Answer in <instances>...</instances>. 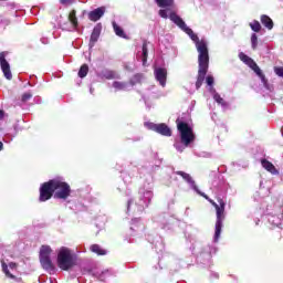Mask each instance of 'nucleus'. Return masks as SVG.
Returning a JSON list of instances; mask_svg holds the SVG:
<instances>
[{"mask_svg": "<svg viewBox=\"0 0 283 283\" xmlns=\"http://www.w3.org/2000/svg\"><path fill=\"white\" fill-rule=\"evenodd\" d=\"M177 176H181V178H184V180H186V182H188L189 185H196V181H193V178H191V175L185 172V171H176Z\"/></svg>", "mask_w": 283, "mask_h": 283, "instance_id": "obj_19", "label": "nucleus"}, {"mask_svg": "<svg viewBox=\"0 0 283 283\" xmlns=\"http://www.w3.org/2000/svg\"><path fill=\"white\" fill-rule=\"evenodd\" d=\"M198 75L196 82V90H200L202 87V83H205V78H207V73L209 72V55L205 51H201V54L198 55Z\"/></svg>", "mask_w": 283, "mask_h": 283, "instance_id": "obj_5", "label": "nucleus"}, {"mask_svg": "<svg viewBox=\"0 0 283 283\" xmlns=\"http://www.w3.org/2000/svg\"><path fill=\"white\" fill-rule=\"evenodd\" d=\"M250 28L253 32H260L262 30V24H260V21L253 20L250 22Z\"/></svg>", "mask_w": 283, "mask_h": 283, "instance_id": "obj_26", "label": "nucleus"}, {"mask_svg": "<svg viewBox=\"0 0 283 283\" xmlns=\"http://www.w3.org/2000/svg\"><path fill=\"white\" fill-rule=\"evenodd\" d=\"M176 123L177 129L180 134L181 144L185 145V147H189V145L196 140L193 128H191V126H189L186 122H180V119H177Z\"/></svg>", "mask_w": 283, "mask_h": 283, "instance_id": "obj_6", "label": "nucleus"}, {"mask_svg": "<svg viewBox=\"0 0 283 283\" xmlns=\"http://www.w3.org/2000/svg\"><path fill=\"white\" fill-rule=\"evenodd\" d=\"M39 191V202H48V200H52V198H55L56 200H67V198L72 196V187L70 184L60 178L43 182L40 186Z\"/></svg>", "mask_w": 283, "mask_h": 283, "instance_id": "obj_1", "label": "nucleus"}, {"mask_svg": "<svg viewBox=\"0 0 283 283\" xmlns=\"http://www.w3.org/2000/svg\"><path fill=\"white\" fill-rule=\"evenodd\" d=\"M159 8H171L174 0H155Z\"/></svg>", "mask_w": 283, "mask_h": 283, "instance_id": "obj_23", "label": "nucleus"}, {"mask_svg": "<svg viewBox=\"0 0 283 283\" xmlns=\"http://www.w3.org/2000/svg\"><path fill=\"white\" fill-rule=\"evenodd\" d=\"M4 116H6V112L0 111V120H3Z\"/></svg>", "mask_w": 283, "mask_h": 283, "instance_id": "obj_34", "label": "nucleus"}, {"mask_svg": "<svg viewBox=\"0 0 283 283\" xmlns=\"http://www.w3.org/2000/svg\"><path fill=\"white\" fill-rule=\"evenodd\" d=\"M261 23H262V25H264V28H266L269 30H273V20L269 15L262 14Z\"/></svg>", "mask_w": 283, "mask_h": 283, "instance_id": "obj_16", "label": "nucleus"}, {"mask_svg": "<svg viewBox=\"0 0 283 283\" xmlns=\"http://www.w3.org/2000/svg\"><path fill=\"white\" fill-rule=\"evenodd\" d=\"M113 30L116 36H119L120 39H126V40L129 39V36H127V33H125V30H123V28L116 24V22H113Z\"/></svg>", "mask_w": 283, "mask_h": 283, "instance_id": "obj_15", "label": "nucleus"}, {"mask_svg": "<svg viewBox=\"0 0 283 283\" xmlns=\"http://www.w3.org/2000/svg\"><path fill=\"white\" fill-rule=\"evenodd\" d=\"M101 38V25L94 27L91 39H90V48H94Z\"/></svg>", "mask_w": 283, "mask_h": 283, "instance_id": "obj_14", "label": "nucleus"}, {"mask_svg": "<svg viewBox=\"0 0 283 283\" xmlns=\"http://www.w3.org/2000/svg\"><path fill=\"white\" fill-rule=\"evenodd\" d=\"M9 268L17 269V263H14V262L9 263Z\"/></svg>", "mask_w": 283, "mask_h": 283, "instance_id": "obj_35", "label": "nucleus"}, {"mask_svg": "<svg viewBox=\"0 0 283 283\" xmlns=\"http://www.w3.org/2000/svg\"><path fill=\"white\" fill-rule=\"evenodd\" d=\"M261 165L263 169H265V171H269L273 176H277L280 174V171L277 170V168H275L273 163L269 161L268 159H261Z\"/></svg>", "mask_w": 283, "mask_h": 283, "instance_id": "obj_12", "label": "nucleus"}, {"mask_svg": "<svg viewBox=\"0 0 283 283\" xmlns=\"http://www.w3.org/2000/svg\"><path fill=\"white\" fill-rule=\"evenodd\" d=\"M103 14H105V9L104 7H99L88 13V19L90 21L96 22L103 17Z\"/></svg>", "mask_w": 283, "mask_h": 283, "instance_id": "obj_13", "label": "nucleus"}, {"mask_svg": "<svg viewBox=\"0 0 283 283\" xmlns=\"http://www.w3.org/2000/svg\"><path fill=\"white\" fill-rule=\"evenodd\" d=\"M154 74H155L156 81H158L161 87H165L167 85V69L157 67L155 69Z\"/></svg>", "mask_w": 283, "mask_h": 283, "instance_id": "obj_11", "label": "nucleus"}, {"mask_svg": "<svg viewBox=\"0 0 283 283\" xmlns=\"http://www.w3.org/2000/svg\"><path fill=\"white\" fill-rule=\"evenodd\" d=\"M6 56H8V52L2 51L0 53V67L7 81H12V71H10V63Z\"/></svg>", "mask_w": 283, "mask_h": 283, "instance_id": "obj_10", "label": "nucleus"}, {"mask_svg": "<svg viewBox=\"0 0 283 283\" xmlns=\"http://www.w3.org/2000/svg\"><path fill=\"white\" fill-rule=\"evenodd\" d=\"M50 255H52V248L50 245H41L39 254L40 264L44 271L52 273L56 268Z\"/></svg>", "mask_w": 283, "mask_h": 283, "instance_id": "obj_7", "label": "nucleus"}, {"mask_svg": "<svg viewBox=\"0 0 283 283\" xmlns=\"http://www.w3.org/2000/svg\"><path fill=\"white\" fill-rule=\"evenodd\" d=\"M69 1H71V0H60V2H61L63 6H65V3H67Z\"/></svg>", "mask_w": 283, "mask_h": 283, "instance_id": "obj_36", "label": "nucleus"}, {"mask_svg": "<svg viewBox=\"0 0 283 283\" xmlns=\"http://www.w3.org/2000/svg\"><path fill=\"white\" fill-rule=\"evenodd\" d=\"M113 87L115 90H118L119 92H123V91L127 90V82L115 81V82H113Z\"/></svg>", "mask_w": 283, "mask_h": 283, "instance_id": "obj_24", "label": "nucleus"}, {"mask_svg": "<svg viewBox=\"0 0 283 283\" xmlns=\"http://www.w3.org/2000/svg\"><path fill=\"white\" fill-rule=\"evenodd\" d=\"M57 266L61 271H70L76 266V254L70 248L62 247L57 252Z\"/></svg>", "mask_w": 283, "mask_h": 283, "instance_id": "obj_4", "label": "nucleus"}, {"mask_svg": "<svg viewBox=\"0 0 283 283\" xmlns=\"http://www.w3.org/2000/svg\"><path fill=\"white\" fill-rule=\"evenodd\" d=\"M206 83H207V85H209V87H213V83H214L213 75H208L206 77Z\"/></svg>", "mask_w": 283, "mask_h": 283, "instance_id": "obj_31", "label": "nucleus"}, {"mask_svg": "<svg viewBox=\"0 0 283 283\" xmlns=\"http://www.w3.org/2000/svg\"><path fill=\"white\" fill-rule=\"evenodd\" d=\"M30 98H32V93L27 92V93H24V94L22 95L21 101H22V103H28V101H30Z\"/></svg>", "mask_w": 283, "mask_h": 283, "instance_id": "obj_29", "label": "nucleus"}, {"mask_svg": "<svg viewBox=\"0 0 283 283\" xmlns=\"http://www.w3.org/2000/svg\"><path fill=\"white\" fill-rule=\"evenodd\" d=\"M239 59L240 61L245 63V65H248L250 70L254 71V73L256 74V76H259V78H261V83H263L265 87L266 85H269V80H266V75H264L262 69H260V66L258 65V63L254 62L253 59L249 57V55L244 53H240Z\"/></svg>", "mask_w": 283, "mask_h": 283, "instance_id": "obj_8", "label": "nucleus"}, {"mask_svg": "<svg viewBox=\"0 0 283 283\" xmlns=\"http://www.w3.org/2000/svg\"><path fill=\"white\" fill-rule=\"evenodd\" d=\"M252 50H258V34L253 33L251 35Z\"/></svg>", "mask_w": 283, "mask_h": 283, "instance_id": "obj_28", "label": "nucleus"}, {"mask_svg": "<svg viewBox=\"0 0 283 283\" xmlns=\"http://www.w3.org/2000/svg\"><path fill=\"white\" fill-rule=\"evenodd\" d=\"M91 251L97 255H107V251L101 248L98 244L91 245Z\"/></svg>", "mask_w": 283, "mask_h": 283, "instance_id": "obj_22", "label": "nucleus"}, {"mask_svg": "<svg viewBox=\"0 0 283 283\" xmlns=\"http://www.w3.org/2000/svg\"><path fill=\"white\" fill-rule=\"evenodd\" d=\"M169 19L172 21V23H175V25H178L180 30L186 32V34L190 36L191 41L196 43V49L199 56L202 54V52L206 53V56H209V46L207 45V41L200 40L198 34H196L191 28L187 27V23H185V20H182L180 15L176 14V12H171L169 14Z\"/></svg>", "mask_w": 283, "mask_h": 283, "instance_id": "obj_2", "label": "nucleus"}, {"mask_svg": "<svg viewBox=\"0 0 283 283\" xmlns=\"http://www.w3.org/2000/svg\"><path fill=\"white\" fill-rule=\"evenodd\" d=\"M159 17H161V19H168L169 15L167 14V10L160 9L159 10Z\"/></svg>", "mask_w": 283, "mask_h": 283, "instance_id": "obj_33", "label": "nucleus"}, {"mask_svg": "<svg viewBox=\"0 0 283 283\" xmlns=\"http://www.w3.org/2000/svg\"><path fill=\"white\" fill-rule=\"evenodd\" d=\"M140 83H143V73H136L129 80V85H132V87H134V85H140Z\"/></svg>", "mask_w": 283, "mask_h": 283, "instance_id": "obj_17", "label": "nucleus"}, {"mask_svg": "<svg viewBox=\"0 0 283 283\" xmlns=\"http://www.w3.org/2000/svg\"><path fill=\"white\" fill-rule=\"evenodd\" d=\"M197 193L208 200V202H210V205H212V207H214L216 209L217 221L214 230V241L218 242V240H220V234L222 233V222H224V207H227V203H224V200H222V198H218L217 200L219 205H217L216 201L209 198V196H207L205 192L197 191Z\"/></svg>", "mask_w": 283, "mask_h": 283, "instance_id": "obj_3", "label": "nucleus"}, {"mask_svg": "<svg viewBox=\"0 0 283 283\" xmlns=\"http://www.w3.org/2000/svg\"><path fill=\"white\" fill-rule=\"evenodd\" d=\"M69 21L73 25V28H78V18H76V10H72L69 13Z\"/></svg>", "mask_w": 283, "mask_h": 283, "instance_id": "obj_18", "label": "nucleus"}, {"mask_svg": "<svg viewBox=\"0 0 283 283\" xmlns=\"http://www.w3.org/2000/svg\"><path fill=\"white\" fill-rule=\"evenodd\" d=\"M103 76L107 78V81H112L113 78H116V72L114 71H105L103 73Z\"/></svg>", "mask_w": 283, "mask_h": 283, "instance_id": "obj_27", "label": "nucleus"}, {"mask_svg": "<svg viewBox=\"0 0 283 283\" xmlns=\"http://www.w3.org/2000/svg\"><path fill=\"white\" fill-rule=\"evenodd\" d=\"M2 271L7 277L10 280H17V276L14 274L10 273V270L8 269V264L6 262H2Z\"/></svg>", "mask_w": 283, "mask_h": 283, "instance_id": "obj_25", "label": "nucleus"}, {"mask_svg": "<svg viewBox=\"0 0 283 283\" xmlns=\"http://www.w3.org/2000/svg\"><path fill=\"white\" fill-rule=\"evenodd\" d=\"M144 125L147 129H150V132H156L161 136H171V128H169L165 123L155 124L153 122H146Z\"/></svg>", "mask_w": 283, "mask_h": 283, "instance_id": "obj_9", "label": "nucleus"}, {"mask_svg": "<svg viewBox=\"0 0 283 283\" xmlns=\"http://www.w3.org/2000/svg\"><path fill=\"white\" fill-rule=\"evenodd\" d=\"M2 150H3V143L0 142V151H2Z\"/></svg>", "mask_w": 283, "mask_h": 283, "instance_id": "obj_37", "label": "nucleus"}, {"mask_svg": "<svg viewBox=\"0 0 283 283\" xmlns=\"http://www.w3.org/2000/svg\"><path fill=\"white\" fill-rule=\"evenodd\" d=\"M213 98H214V101H216L217 103H219V105H224V98H222V97L220 96V94L216 93V94L213 95Z\"/></svg>", "mask_w": 283, "mask_h": 283, "instance_id": "obj_30", "label": "nucleus"}, {"mask_svg": "<svg viewBox=\"0 0 283 283\" xmlns=\"http://www.w3.org/2000/svg\"><path fill=\"white\" fill-rule=\"evenodd\" d=\"M142 50H143L142 61H143V64L145 65V63H147V56H149V50L147 49V40H144Z\"/></svg>", "mask_w": 283, "mask_h": 283, "instance_id": "obj_20", "label": "nucleus"}, {"mask_svg": "<svg viewBox=\"0 0 283 283\" xmlns=\"http://www.w3.org/2000/svg\"><path fill=\"white\" fill-rule=\"evenodd\" d=\"M90 73V66L87 64H83L81 67H80V71L77 73V76L80 78H85V76H87V74Z\"/></svg>", "mask_w": 283, "mask_h": 283, "instance_id": "obj_21", "label": "nucleus"}, {"mask_svg": "<svg viewBox=\"0 0 283 283\" xmlns=\"http://www.w3.org/2000/svg\"><path fill=\"white\" fill-rule=\"evenodd\" d=\"M6 24H7V25L10 24V20H6Z\"/></svg>", "mask_w": 283, "mask_h": 283, "instance_id": "obj_38", "label": "nucleus"}, {"mask_svg": "<svg viewBox=\"0 0 283 283\" xmlns=\"http://www.w3.org/2000/svg\"><path fill=\"white\" fill-rule=\"evenodd\" d=\"M274 72H275L276 76L283 77V66H275Z\"/></svg>", "mask_w": 283, "mask_h": 283, "instance_id": "obj_32", "label": "nucleus"}]
</instances>
